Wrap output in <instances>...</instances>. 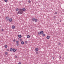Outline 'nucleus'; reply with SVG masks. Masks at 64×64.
<instances>
[{"label":"nucleus","mask_w":64,"mask_h":64,"mask_svg":"<svg viewBox=\"0 0 64 64\" xmlns=\"http://www.w3.org/2000/svg\"><path fill=\"white\" fill-rule=\"evenodd\" d=\"M38 34L39 35V33H38Z\"/></svg>","instance_id":"f704fd0d"},{"label":"nucleus","mask_w":64,"mask_h":64,"mask_svg":"<svg viewBox=\"0 0 64 64\" xmlns=\"http://www.w3.org/2000/svg\"><path fill=\"white\" fill-rule=\"evenodd\" d=\"M10 51H13V49L12 48H11L10 49Z\"/></svg>","instance_id":"2eb2a0df"},{"label":"nucleus","mask_w":64,"mask_h":64,"mask_svg":"<svg viewBox=\"0 0 64 64\" xmlns=\"http://www.w3.org/2000/svg\"><path fill=\"white\" fill-rule=\"evenodd\" d=\"M5 2H7L8 1V0H4Z\"/></svg>","instance_id":"6ab92c4d"},{"label":"nucleus","mask_w":64,"mask_h":64,"mask_svg":"<svg viewBox=\"0 0 64 64\" xmlns=\"http://www.w3.org/2000/svg\"><path fill=\"white\" fill-rule=\"evenodd\" d=\"M55 14H57V12H55Z\"/></svg>","instance_id":"c85d7f7f"},{"label":"nucleus","mask_w":64,"mask_h":64,"mask_svg":"<svg viewBox=\"0 0 64 64\" xmlns=\"http://www.w3.org/2000/svg\"><path fill=\"white\" fill-rule=\"evenodd\" d=\"M12 29H14L15 28V26H12Z\"/></svg>","instance_id":"39448f33"},{"label":"nucleus","mask_w":64,"mask_h":64,"mask_svg":"<svg viewBox=\"0 0 64 64\" xmlns=\"http://www.w3.org/2000/svg\"><path fill=\"white\" fill-rule=\"evenodd\" d=\"M9 49H8L7 50V51H9Z\"/></svg>","instance_id":"7c9ffc66"},{"label":"nucleus","mask_w":64,"mask_h":64,"mask_svg":"<svg viewBox=\"0 0 64 64\" xmlns=\"http://www.w3.org/2000/svg\"><path fill=\"white\" fill-rule=\"evenodd\" d=\"M44 33V32L43 31H42L40 32V34H42V35H43V34Z\"/></svg>","instance_id":"7ed1b4c3"},{"label":"nucleus","mask_w":64,"mask_h":64,"mask_svg":"<svg viewBox=\"0 0 64 64\" xmlns=\"http://www.w3.org/2000/svg\"><path fill=\"white\" fill-rule=\"evenodd\" d=\"M5 54L6 55H7L8 54V52H5Z\"/></svg>","instance_id":"aec40b11"},{"label":"nucleus","mask_w":64,"mask_h":64,"mask_svg":"<svg viewBox=\"0 0 64 64\" xmlns=\"http://www.w3.org/2000/svg\"><path fill=\"white\" fill-rule=\"evenodd\" d=\"M35 50L36 51H38V48H36L35 49Z\"/></svg>","instance_id":"0eeeda50"},{"label":"nucleus","mask_w":64,"mask_h":64,"mask_svg":"<svg viewBox=\"0 0 64 64\" xmlns=\"http://www.w3.org/2000/svg\"><path fill=\"white\" fill-rule=\"evenodd\" d=\"M50 38V36H48L46 37V39H49Z\"/></svg>","instance_id":"423d86ee"},{"label":"nucleus","mask_w":64,"mask_h":64,"mask_svg":"<svg viewBox=\"0 0 64 64\" xmlns=\"http://www.w3.org/2000/svg\"><path fill=\"white\" fill-rule=\"evenodd\" d=\"M16 11H18L19 10V9H18V8H17L16 9Z\"/></svg>","instance_id":"dca6fc26"},{"label":"nucleus","mask_w":64,"mask_h":64,"mask_svg":"<svg viewBox=\"0 0 64 64\" xmlns=\"http://www.w3.org/2000/svg\"><path fill=\"white\" fill-rule=\"evenodd\" d=\"M12 50L14 52H16V50L14 49V48H13Z\"/></svg>","instance_id":"1a4fd4ad"},{"label":"nucleus","mask_w":64,"mask_h":64,"mask_svg":"<svg viewBox=\"0 0 64 64\" xmlns=\"http://www.w3.org/2000/svg\"><path fill=\"white\" fill-rule=\"evenodd\" d=\"M28 42H27V41H25V43L26 44H27Z\"/></svg>","instance_id":"412c9836"},{"label":"nucleus","mask_w":64,"mask_h":64,"mask_svg":"<svg viewBox=\"0 0 64 64\" xmlns=\"http://www.w3.org/2000/svg\"><path fill=\"white\" fill-rule=\"evenodd\" d=\"M35 20V18H33L32 19V20L33 21H34Z\"/></svg>","instance_id":"6e6552de"},{"label":"nucleus","mask_w":64,"mask_h":64,"mask_svg":"<svg viewBox=\"0 0 64 64\" xmlns=\"http://www.w3.org/2000/svg\"><path fill=\"white\" fill-rule=\"evenodd\" d=\"M16 41V40H13L14 42H15Z\"/></svg>","instance_id":"393cba45"},{"label":"nucleus","mask_w":64,"mask_h":64,"mask_svg":"<svg viewBox=\"0 0 64 64\" xmlns=\"http://www.w3.org/2000/svg\"><path fill=\"white\" fill-rule=\"evenodd\" d=\"M16 45L18 46V45H19V44L18 43H17Z\"/></svg>","instance_id":"f3484780"},{"label":"nucleus","mask_w":64,"mask_h":64,"mask_svg":"<svg viewBox=\"0 0 64 64\" xmlns=\"http://www.w3.org/2000/svg\"><path fill=\"white\" fill-rule=\"evenodd\" d=\"M15 58H17V56H15Z\"/></svg>","instance_id":"cd10ccee"},{"label":"nucleus","mask_w":64,"mask_h":64,"mask_svg":"<svg viewBox=\"0 0 64 64\" xmlns=\"http://www.w3.org/2000/svg\"><path fill=\"white\" fill-rule=\"evenodd\" d=\"M16 42L17 43H18L19 42V41H16Z\"/></svg>","instance_id":"a878e982"},{"label":"nucleus","mask_w":64,"mask_h":64,"mask_svg":"<svg viewBox=\"0 0 64 64\" xmlns=\"http://www.w3.org/2000/svg\"><path fill=\"white\" fill-rule=\"evenodd\" d=\"M17 14H23V10L22 9L20 8L19 9L18 12L17 13Z\"/></svg>","instance_id":"f257e3e1"},{"label":"nucleus","mask_w":64,"mask_h":64,"mask_svg":"<svg viewBox=\"0 0 64 64\" xmlns=\"http://www.w3.org/2000/svg\"><path fill=\"white\" fill-rule=\"evenodd\" d=\"M43 36H45V34H43L42 35Z\"/></svg>","instance_id":"b1692460"},{"label":"nucleus","mask_w":64,"mask_h":64,"mask_svg":"<svg viewBox=\"0 0 64 64\" xmlns=\"http://www.w3.org/2000/svg\"><path fill=\"white\" fill-rule=\"evenodd\" d=\"M60 58H61V56H60Z\"/></svg>","instance_id":"72a5a7b5"},{"label":"nucleus","mask_w":64,"mask_h":64,"mask_svg":"<svg viewBox=\"0 0 64 64\" xmlns=\"http://www.w3.org/2000/svg\"><path fill=\"white\" fill-rule=\"evenodd\" d=\"M18 64H21V63L20 62L18 63Z\"/></svg>","instance_id":"c756f323"},{"label":"nucleus","mask_w":64,"mask_h":64,"mask_svg":"<svg viewBox=\"0 0 64 64\" xmlns=\"http://www.w3.org/2000/svg\"><path fill=\"white\" fill-rule=\"evenodd\" d=\"M28 3H31V1L29 0L28 1Z\"/></svg>","instance_id":"5701e85b"},{"label":"nucleus","mask_w":64,"mask_h":64,"mask_svg":"<svg viewBox=\"0 0 64 64\" xmlns=\"http://www.w3.org/2000/svg\"><path fill=\"white\" fill-rule=\"evenodd\" d=\"M6 20L8 21L9 20V18L8 16H7L6 18Z\"/></svg>","instance_id":"f03ea898"},{"label":"nucleus","mask_w":64,"mask_h":64,"mask_svg":"<svg viewBox=\"0 0 64 64\" xmlns=\"http://www.w3.org/2000/svg\"><path fill=\"white\" fill-rule=\"evenodd\" d=\"M57 24H59V23H57Z\"/></svg>","instance_id":"473e14b6"},{"label":"nucleus","mask_w":64,"mask_h":64,"mask_svg":"<svg viewBox=\"0 0 64 64\" xmlns=\"http://www.w3.org/2000/svg\"><path fill=\"white\" fill-rule=\"evenodd\" d=\"M7 47H8V46H7V45H6L4 46V47H5V48H7Z\"/></svg>","instance_id":"f8f14e48"},{"label":"nucleus","mask_w":64,"mask_h":64,"mask_svg":"<svg viewBox=\"0 0 64 64\" xmlns=\"http://www.w3.org/2000/svg\"><path fill=\"white\" fill-rule=\"evenodd\" d=\"M21 43L22 44H24V42L22 41L21 42Z\"/></svg>","instance_id":"4468645a"},{"label":"nucleus","mask_w":64,"mask_h":64,"mask_svg":"<svg viewBox=\"0 0 64 64\" xmlns=\"http://www.w3.org/2000/svg\"><path fill=\"white\" fill-rule=\"evenodd\" d=\"M61 43L59 42L58 43V45H61Z\"/></svg>","instance_id":"4be33fe9"},{"label":"nucleus","mask_w":64,"mask_h":64,"mask_svg":"<svg viewBox=\"0 0 64 64\" xmlns=\"http://www.w3.org/2000/svg\"><path fill=\"white\" fill-rule=\"evenodd\" d=\"M18 37L19 38H21L22 37V36L20 35H18Z\"/></svg>","instance_id":"9d476101"},{"label":"nucleus","mask_w":64,"mask_h":64,"mask_svg":"<svg viewBox=\"0 0 64 64\" xmlns=\"http://www.w3.org/2000/svg\"><path fill=\"white\" fill-rule=\"evenodd\" d=\"M36 54H38V53L36 51Z\"/></svg>","instance_id":"bb28decb"},{"label":"nucleus","mask_w":64,"mask_h":64,"mask_svg":"<svg viewBox=\"0 0 64 64\" xmlns=\"http://www.w3.org/2000/svg\"><path fill=\"white\" fill-rule=\"evenodd\" d=\"M9 21L10 22H12V19L11 18H10L9 19Z\"/></svg>","instance_id":"20e7f679"},{"label":"nucleus","mask_w":64,"mask_h":64,"mask_svg":"<svg viewBox=\"0 0 64 64\" xmlns=\"http://www.w3.org/2000/svg\"><path fill=\"white\" fill-rule=\"evenodd\" d=\"M27 37L28 38H30V36L29 35H28L27 36Z\"/></svg>","instance_id":"9b49d317"},{"label":"nucleus","mask_w":64,"mask_h":64,"mask_svg":"<svg viewBox=\"0 0 64 64\" xmlns=\"http://www.w3.org/2000/svg\"><path fill=\"white\" fill-rule=\"evenodd\" d=\"M26 10V9H25V8H22V10L23 11H25Z\"/></svg>","instance_id":"ddd939ff"},{"label":"nucleus","mask_w":64,"mask_h":64,"mask_svg":"<svg viewBox=\"0 0 64 64\" xmlns=\"http://www.w3.org/2000/svg\"><path fill=\"white\" fill-rule=\"evenodd\" d=\"M35 22H37L38 20L37 19H36L34 20Z\"/></svg>","instance_id":"a211bd4d"},{"label":"nucleus","mask_w":64,"mask_h":64,"mask_svg":"<svg viewBox=\"0 0 64 64\" xmlns=\"http://www.w3.org/2000/svg\"><path fill=\"white\" fill-rule=\"evenodd\" d=\"M2 31H3V30H4L3 29H2Z\"/></svg>","instance_id":"2f4dec72"}]
</instances>
